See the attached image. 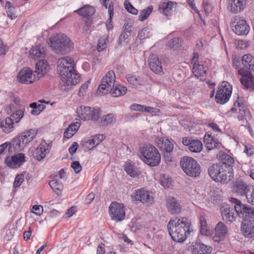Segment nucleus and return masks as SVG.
<instances>
[{
  "label": "nucleus",
  "mask_w": 254,
  "mask_h": 254,
  "mask_svg": "<svg viewBox=\"0 0 254 254\" xmlns=\"http://www.w3.org/2000/svg\"><path fill=\"white\" fill-rule=\"evenodd\" d=\"M57 71L61 76V84L65 86L76 85L80 76L74 69V62L68 57L60 58L57 62Z\"/></svg>",
  "instance_id": "1"
},
{
  "label": "nucleus",
  "mask_w": 254,
  "mask_h": 254,
  "mask_svg": "<svg viewBox=\"0 0 254 254\" xmlns=\"http://www.w3.org/2000/svg\"><path fill=\"white\" fill-rule=\"evenodd\" d=\"M190 222L186 217L171 219L167 227L172 240L178 243H183L191 232Z\"/></svg>",
  "instance_id": "2"
},
{
  "label": "nucleus",
  "mask_w": 254,
  "mask_h": 254,
  "mask_svg": "<svg viewBox=\"0 0 254 254\" xmlns=\"http://www.w3.org/2000/svg\"><path fill=\"white\" fill-rule=\"evenodd\" d=\"M50 46L58 54H66L73 48V43L68 37L64 34H56L50 39Z\"/></svg>",
  "instance_id": "3"
},
{
  "label": "nucleus",
  "mask_w": 254,
  "mask_h": 254,
  "mask_svg": "<svg viewBox=\"0 0 254 254\" xmlns=\"http://www.w3.org/2000/svg\"><path fill=\"white\" fill-rule=\"evenodd\" d=\"M208 173L214 181L223 184H227L230 182L234 176L233 171H231L226 166H222L218 163L210 166L208 169Z\"/></svg>",
  "instance_id": "4"
},
{
  "label": "nucleus",
  "mask_w": 254,
  "mask_h": 254,
  "mask_svg": "<svg viewBox=\"0 0 254 254\" xmlns=\"http://www.w3.org/2000/svg\"><path fill=\"white\" fill-rule=\"evenodd\" d=\"M141 160L147 165L155 167L157 166L161 160V155L157 148L152 145H146L140 148Z\"/></svg>",
  "instance_id": "5"
},
{
  "label": "nucleus",
  "mask_w": 254,
  "mask_h": 254,
  "mask_svg": "<svg viewBox=\"0 0 254 254\" xmlns=\"http://www.w3.org/2000/svg\"><path fill=\"white\" fill-rule=\"evenodd\" d=\"M180 165L184 172L190 177L195 178L200 174L201 167L197 162L192 157H183L181 160Z\"/></svg>",
  "instance_id": "6"
},
{
  "label": "nucleus",
  "mask_w": 254,
  "mask_h": 254,
  "mask_svg": "<svg viewBox=\"0 0 254 254\" xmlns=\"http://www.w3.org/2000/svg\"><path fill=\"white\" fill-rule=\"evenodd\" d=\"M229 201L235 204V209L238 216L244 220L254 217V208L246 204H243L239 199L230 197Z\"/></svg>",
  "instance_id": "7"
},
{
  "label": "nucleus",
  "mask_w": 254,
  "mask_h": 254,
  "mask_svg": "<svg viewBox=\"0 0 254 254\" xmlns=\"http://www.w3.org/2000/svg\"><path fill=\"white\" fill-rule=\"evenodd\" d=\"M37 134V131L34 129H30L22 132L13 141L14 149L17 151L23 149L33 140Z\"/></svg>",
  "instance_id": "8"
},
{
  "label": "nucleus",
  "mask_w": 254,
  "mask_h": 254,
  "mask_svg": "<svg viewBox=\"0 0 254 254\" xmlns=\"http://www.w3.org/2000/svg\"><path fill=\"white\" fill-rule=\"evenodd\" d=\"M231 111L237 112L238 118L242 126L250 127L247 120V118L250 115V111L248 107L243 102V98L237 97V100L234 103V107L232 108Z\"/></svg>",
  "instance_id": "9"
},
{
  "label": "nucleus",
  "mask_w": 254,
  "mask_h": 254,
  "mask_svg": "<svg viewBox=\"0 0 254 254\" xmlns=\"http://www.w3.org/2000/svg\"><path fill=\"white\" fill-rule=\"evenodd\" d=\"M116 76L113 71H109L103 77L101 83L98 87L97 93L99 95H105L109 93L114 87Z\"/></svg>",
  "instance_id": "10"
},
{
  "label": "nucleus",
  "mask_w": 254,
  "mask_h": 254,
  "mask_svg": "<svg viewBox=\"0 0 254 254\" xmlns=\"http://www.w3.org/2000/svg\"><path fill=\"white\" fill-rule=\"evenodd\" d=\"M232 91V85L228 82L223 81L219 87L215 95V100L217 103L224 104L229 100Z\"/></svg>",
  "instance_id": "11"
},
{
  "label": "nucleus",
  "mask_w": 254,
  "mask_h": 254,
  "mask_svg": "<svg viewBox=\"0 0 254 254\" xmlns=\"http://www.w3.org/2000/svg\"><path fill=\"white\" fill-rule=\"evenodd\" d=\"M125 207L124 204L113 202L109 206V214L111 218L116 222H121L126 217Z\"/></svg>",
  "instance_id": "12"
},
{
  "label": "nucleus",
  "mask_w": 254,
  "mask_h": 254,
  "mask_svg": "<svg viewBox=\"0 0 254 254\" xmlns=\"http://www.w3.org/2000/svg\"><path fill=\"white\" fill-rule=\"evenodd\" d=\"M233 31L238 35H247L250 31V27L245 19L242 17L236 16L231 23Z\"/></svg>",
  "instance_id": "13"
},
{
  "label": "nucleus",
  "mask_w": 254,
  "mask_h": 254,
  "mask_svg": "<svg viewBox=\"0 0 254 254\" xmlns=\"http://www.w3.org/2000/svg\"><path fill=\"white\" fill-rule=\"evenodd\" d=\"M199 55L197 53H193L191 61L193 64L192 73L193 75L200 80H205L206 77V70L202 64L198 63Z\"/></svg>",
  "instance_id": "14"
},
{
  "label": "nucleus",
  "mask_w": 254,
  "mask_h": 254,
  "mask_svg": "<svg viewBox=\"0 0 254 254\" xmlns=\"http://www.w3.org/2000/svg\"><path fill=\"white\" fill-rule=\"evenodd\" d=\"M39 78V76L33 75L32 71L28 67L21 69L17 75V80L23 83H31Z\"/></svg>",
  "instance_id": "15"
},
{
  "label": "nucleus",
  "mask_w": 254,
  "mask_h": 254,
  "mask_svg": "<svg viewBox=\"0 0 254 254\" xmlns=\"http://www.w3.org/2000/svg\"><path fill=\"white\" fill-rule=\"evenodd\" d=\"M182 143L187 146L190 152L193 153H199L203 148V145L201 141L198 139H192L190 137H183Z\"/></svg>",
  "instance_id": "16"
},
{
  "label": "nucleus",
  "mask_w": 254,
  "mask_h": 254,
  "mask_svg": "<svg viewBox=\"0 0 254 254\" xmlns=\"http://www.w3.org/2000/svg\"><path fill=\"white\" fill-rule=\"evenodd\" d=\"M238 73L242 76L240 79L242 85L247 89L254 90V77L252 73H246L243 68L238 70Z\"/></svg>",
  "instance_id": "17"
},
{
  "label": "nucleus",
  "mask_w": 254,
  "mask_h": 254,
  "mask_svg": "<svg viewBox=\"0 0 254 254\" xmlns=\"http://www.w3.org/2000/svg\"><path fill=\"white\" fill-rule=\"evenodd\" d=\"M25 160L24 154L19 153L11 157H7L5 159V163L10 168H17L23 164Z\"/></svg>",
  "instance_id": "18"
},
{
  "label": "nucleus",
  "mask_w": 254,
  "mask_h": 254,
  "mask_svg": "<svg viewBox=\"0 0 254 254\" xmlns=\"http://www.w3.org/2000/svg\"><path fill=\"white\" fill-rule=\"evenodd\" d=\"M133 197L135 200L139 201L147 205L151 204L153 202V197L149 192L144 190L140 189L135 191Z\"/></svg>",
  "instance_id": "19"
},
{
  "label": "nucleus",
  "mask_w": 254,
  "mask_h": 254,
  "mask_svg": "<svg viewBox=\"0 0 254 254\" xmlns=\"http://www.w3.org/2000/svg\"><path fill=\"white\" fill-rule=\"evenodd\" d=\"M247 0H228V10L233 13L241 12L247 5Z\"/></svg>",
  "instance_id": "20"
},
{
  "label": "nucleus",
  "mask_w": 254,
  "mask_h": 254,
  "mask_svg": "<svg viewBox=\"0 0 254 254\" xmlns=\"http://www.w3.org/2000/svg\"><path fill=\"white\" fill-rule=\"evenodd\" d=\"M150 69L154 73L161 74L163 73L162 64L158 56L155 54H151L148 60Z\"/></svg>",
  "instance_id": "21"
},
{
  "label": "nucleus",
  "mask_w": 254,
  "mask_h": 254,
  "mask_svg": "<svg viewBox=\"0 0 254 254\" xmlns=\"http://www.w3.org/2000/svg\"><path fill=\"white\" fill-rule=\"evenodd\" d=\"M166 207L168 212L172 214L180 213L182 210L180 203L175 198L171 196L166 198Z\"/></svg>",
  "instance_id": "22"
},
{
  "label": "nucleus",
  "mask_w": 254,
  "mask_h": 254,
  "mask_svg": "<svg viewBox=\"0 0 254 254\" xmlns=\"http://www.w3.org/2000/svg\"><path fill=\"white\" fill-rule=\"evenodd\" d=\"M214 230L215 235L213 239L215 242H217L223 240L227 233V227L222 222H219L217 224Z\"/></svg>",
  "instance_id": "23"
},
{
  "label": "nucleus",
  "mask_w": 254,
  "mask_h": 254,
  "mask_svg": "<svg viewBox=\"0 0 254 254\" xmlns=\"http://www.w3.org/2000/svg\"><path fill=\"white\" fill-rule=\"evenodd\" d=\"M221 215L224 220L233 222L236 220L235 214V207H232L229 205L223 206L221 208Z\"/></svg>",
  "instance_id": "24"
},
{
  "label": "nucleus",
  "mask_w": 254,
  "mask_h": 254,
  "mask_svg": "<svg viewBox=\"0 0 254 254\" xmlns=\"http://www.w3.org/2000/svg\"><path fill=\"white\" fill-rule=\"evenodd\" d=\"M156 143L158 147L166 152H172L174 148L173 143L170 140L164 137L157 138Z\"/></svg>",
  "instance_id": "25"
},
{
  "label": "nucleus",
  "mask_w": 254,
  "mask_h": 254,
  "mask_svg": "<svg viewBox=\"0 0 254 254\" xmlns=\"http://www.w3.org/2000/svg\"><path fill=\"white\" fill-rule=\"evenodd\" d=\"M48 145L43 141L35 149L33 156L38 161H40L44 158L48 153Z\"/></svg>",
  "instance_id": "26"
},
{
  "label": "nucleus",
  "mask_w": 254,
  "mask_h": 254,
  "mask_svg": "<svg viewBox=\"0 0 254 254\" xmlns=\"http://www.w3.org/2000/svg\"><path fill=\"white\" fill-rule=\"evenodd\" d=\"M192 254H206L210 253L211 248L200 242H196L190 247Z\"/></svg>",
  "instance_id": "27"
},
{
  "label": "nucleus",
  "mask_w": 254,
  "mask_h": 254,
  "mask_svg": "<svg viewBox=\"0 0 254 254\" xmlns=\"http://www.w3.org/2000/svg\"><path fill=\"white\" fill-rule=\"evenodd\" d=\"M250 189V187L246 183L242 181H237L234 184L233 191L238 195L245 196Z\"/></svg>",
  "instance_id": "28"
},
{
  "label": "nucleus",
  "mask_w": 254,
  "mask_h": 254,
  "mask_svg": "<svg viewBox=\"0 0 254 254\" xmlns=\"http://www.w3.org/2000/svg\"><path fill=\"white\" fill-rule=\"evenodd\" d=\"M30 57L33 59L44 58L46 54V47L44 45L33 46L29 51Z\"/></svg>",
  "instance_id": "29"
},
{
  "label": "nucleus",
  "mask_w": 254,
  "mask_h": 254,
  "mask_svg": "<svg viewBox=\"0 0 254 254\" xmlns=\"http://www.w3.org/2000/svg\"><path fill=\"white\" fill-rule=\"evenodd\" d=\"M241 230L246 237L254 238V221L243 222L241 225Z\"/></svg>",
  "instance_id": "30"
},
{
  "label": "nucleus",
  "mask_w": 254,
  "mask_h": 254,
  "mask_svg": "<svg viewBox=\"0 0 254 254\" xmlns=\"http://www.w3.org/2000/svg\"><path fill=\"white\" fill-rule=\"evenodd\" d=\"M177 3L172 1L164 2L160 5L159 10L163 14L169 16L172 14V11L175 10Z\"/></svg>",
  "instance_id": "31"
},
{
  "label": "nucleus",
  "mask_w": 254,
  "mask_h": 254,
  "mask_svg": "<svg viewBox=\"0 0 254 254\" xmlns=\"http://www.w3.org/2000/svg\"><path fill=\"white\" fill-rule=\"evenodd\" d=\"M220 162L218 163L222 166H226L228 169L233 171V165L234 164V159L229 155L222 153L219 155Z\"/></svg>",
  "instance_id": "32"
},
{
  "label": "nucleus",
  "mask_w": 254,
  "mask_h": 254,
  "mask_svg": "<svg viewBox=\"0 0 254 254\" xmlns=\"http://www.w3.org/2000/svg\"><path fill=\"white\" fill-rule=\"evenodd\" d=\"M242 64L244 67L254 71V57L250 54L244 55L241 59Z\"/></svg>",
  "instance_id": "33"
},
{
  "label": "nucleus",
  "mask_w": 254,
  "mask_h": 254,
  "mask_svg": "<svg viewBox=\"0 0 254 254\" xmlns=\"http://www.w3.org/2000/svg\"><path fill=\"white\" fill-rule=\"evenodd\" d=\"M124 168L125 171L130 177L135 178L138 175L137 168L135 166L134 164L130 161L125 162Z\"/></svg>",
  "instance_id": "34"
},
{
  "label": "nucleus",
  "mask_w": 254,
  "mask_h": 254,
  "mask_svg": "<svg viewBox=\"0 0 254 254\" xmlns=\"http://www.w3.org/2000/svg\"><path fill=\"white\" fill-rule=\"evenodd\" d=\"M49 67L47 62L44 60L39 61L36 64L35 72L38 76L41 77L49 70Z\"/></svg>",
  "instance_id": "35"
},
{
  "label": "nucleus",
  "mask_w": 254,
  "mask_h": 254,
  "mask_svg": "<svg viewBox=\"0 0 254 254\" xmlns=\"http://www.w3.org/2000/svg\"><path fill=\"white\" fill-rule=\"evenodd\" d=\"M77 114L78 117L84 121L90 120V114H91V109L89 107H85L81 106L77 108L76 110Z\"/></svg>",
  "instance_id": "36"
},
{
  "label": "nucleus",
  "mask_w": 254,
  "mask_h": 254,
  "mask_svg": "<svg viewBox=\"0 0 254 254\" xmlns=\"http://www.w3.org/2000/svg\"><path fill=\"white\" fill-rule=\"evenodd\" d=\"M78 14L85 17H89L92 16L94 12V8L89 5H86L81 8L75 11Z\"/></svg>",
  "instance_id": "37"
},
{
  "label": "nucleus",
  "mask_w": 254,
  "mask_h": 254,
  "mask_svg": "<svg viewBox=\"0 0 254 254\" xmlns=\"http://www.w3.org/2000/svg\"><path fill=\"white\" fill-rule=\"evenodd\" d=\"M203 141L206 148L209 150L217 147L219 145V142L210 134L205 135Z\"/></svg>",
  "instance_id": "38"
},
{
  "label": "nucleus",
  "mask_w": 254,
  "mask_h": 254,
  "mask_svg": "<svg viewBox=\"0 0 254 254\" xmlns=\"http://www.w3.org/2000/svg\"><path fill=\"white\" fill-rule=\"evenodd\" d=\"M80 125V124L79 122H76L71 124L65 129L64 132V136L67 138H71L77 131Z\"/></svg>",
  "instance_id": "39"
},
{
  "label": "nucleus",
  "mask_w": 254,
  "mask_h": 254,
  "mask_svg": "<svg viewBox=\"0 0 254 254\" xmlns=\"http://www.w3.org/2000/svg\"><path fill=\"white\" fill-rule=\"evenodd\" d=\"M127 88L121 84L115 85L112 90L109 92L113 97H117L126 93Z\"/></svg>",
  "instance_id": "40"
},
{
  "label": "nucleus",
  "mask_w": 254,
  "mask_h": 254,
  "mask_svg": "<svg viewBox=\"0 0 254 254\" xmlns=\"http://www.w3.org/2000/svg\"><path fill=\"white\" fill-rule=\"evenodd\" d=\"M49 185L57 194L59 195L61 194L62 190L63 189V186L58 180L56 179L51 180L49 182Z\"/></svg>",
  "instance_id": "41"
},
{
  "label": "nucleus",
  "mask_w": 254,
  "mask_h": 254,
  "mask_svg": "<svg viewBox=\"0 0 254 254\" xmlns=\"http://www.w3.org/2000/svg\"><path fill=\"white\" fill-rule=\"evenodd\" d=\"M98 141H96L93 136L91 139L82 141L81 145L84 150L85 151H88L98 145Z\"/></svg>",
  "instance_id": "42"
},
{
  "label": "nucleus",
  "mask_w": 254,
  "mask_h": 254,
  "mask_svg": "<svg viewBox=\"0 0 254 254\" xmlns=\"http://www.w3.org/2000/svg\"><path fill=\"white\" fill-rule=\"evenodd\" d=\"M200 224V233L203 235H208L209 232L207 227L206 220L204 215H201L199 217Z\"/></svg>",
  "instance_id": "43"
},
{
  "label": "nucleus",
  "mask_w": 254,
  "mask_h": 254,
  "mask_svg": "<svg viewBox=\"0 0 254 254\" xmlns=\"http://www.w3.org/2000/svg\"><path fill=\"white\" fill-rule=\"evenodd\" d=\"M126 79L128 82L133 85L137 86L142 84V80L141 78L135 75L127 74L126 76Z\"/></svg>",
  "instance_id": "44"
},
{
  "label": "nucleus",
  "mask_w": 254,
  "mask_h": 254,
  "mask_svg": "<svg viewBox=\"0 0 254 254\" xmlns=\"http://www.w3.org/2000/svg\"><path fill=\"white\" fill-rule=\"evenodd\" d=\"M153 7L149 6L146 8L141 11L138 16V19L140 21L146 20L152 12Z\"/></svg>",
  "instance_id": "45"
},
{
  "label": "nucleus",
  "mask_w": 254,
  "mask_h": 254,
  "mask_svg": "<svg viewBox=\"0 0 254 254\" xmlns=\"http://www.w3.org/2000/svg\"><path fill=\"white\" fill-rule=\"evenodd\" d=\"M160 184L164 188H170L173 186L172 178L168 176L163 175L160 178Z\"/></svg>",
  "instance_id": "46"
},
{
  "label": "nucleus",
  "mask_w": 254,
  "mask_h": 254,
  "mask_svg": "<svg viewBox=\"0 0 254 254\" xmlns=\"http://www.w3.org/2000/svg\"><path fill=\"white\" fill-rule=\"evenodd\" d=\"M5 7L7 9L6 12L7 16L11 19L16 18L17 16L15 13L14 7L12 6V4L10 2L6 1L5 3Z\"/></svg>",
  "instance_id": "47"
},
{
  "label": "nucleus",
  "mask_w": 254,
  "mask_h": 254,
  "mask_svg": "<svg viewBox=\"0 0 254 254\" xmlns=\"http://www.w3.org/2000/svg\"><path fill=\"white\" fill-rule=\"evenodd\" d=\"M116 120V117L113 114H107L101 118V123L103 126H107L109 124L114 122Z\"/></svg>",
  "instance_id": "48"
},
{
  "label": "nucleus",
  "mask_w": 254,
  "mask_h": 254,
  "mask_svg": "<svg viewBox=\"0 0 254 254\" xmlns=\"http://www.w3.org/2000/svg\"><path fill=\"white\" fill-rule=\"evenodd\" d=\"M108 12L109 14V18L106 23V27L108 30H110L113 28V25L111 22L114 15V6L113 4L112 3H110L109 6Z\"/></svg>",
  "instance_id": "49"
},
{
  "label": "nucleus",
  "mask_w": 254,
  "mask_h": 254,
  "mask_svg": "<svg viewBox=\"0 0 254 254\" xmlns=\"http://www.w3.org/2000/svg\"><path fill=\"white\" fill-rule=\"evenodd\" d=\"M108 41V37L107 35L103 36L101 37L98 41V43L97 45V50L98 51L100 52L104 50L106 47L107 44V42Z\"/></svg>",
  "instance_id": "50"
},
{
  "label": "nucleus",
  "mask_w": 254,
  "mask_h": 254,
  "mask_svg": "<svg viewBox=\"0 0 254 254\" xmlns=\"http://www.w3.org/2000/svg\"><path fill=\"white\" fill-rule=\"evenodd\" d=\"M182 42L181 39L175 37L169 41V46L174 50H177L182 46Z\"/></svg>",
  "instance_id": "51"
},
{
  "label": "nucleus",
  "mask_w": 254,
  "mask_h": 254,
  "mask_svg": "<svg viewBox=\"0 0 254 254\" xmlns=\"http://www.w3.org/2000/svg\"><path fill=\"white\" fill-rule=\"evenodd\" d=\"M24 109H19L14 112L10 116L12 121L15 123H19L23 116Z\"/></svg>",
  "instance_id": "52"
},
{
  "label": "nucleus",
  "mask_w": 254,
  "mask_h": 254,
  "mask_svg": "<svg viewBox=\"0 0 254 254\" xmlns=\"http://www.w3.org/2000/svg\"><path fill=\"white\" fill-rule=\"evenodd\" d=\"M14 148L12 142H5L0 145V155L5 153V152L8 150L9 151H11V149Z\"/></svg>",
  "instance_id": "53"
},
{
  "label": "nucleus",
  "mask_w": 254,
  "mask_h": 254,
  "mask_svg": "<svg viewBox=\"0 0 254 254\" xmlns=\"http://www.w3.org/2000/svg\"><path fill=\"white\" fill-rule=\"evenodd\" d=\"M101 115V111L100 109H93L91 110V114H90V120L93 121H97L100 116Z\"/></svg>",
  "instance_id": "54"
},
{
  "label": "nucleus",
  "mask_w": 254,
  "mask_h": 254,
  "mask_svg": "<svg viewBox=\"0 0 254 254\" xmlns=\"http://www.w3.org/2000/svg\"><path fill=\"white\" fill-rule=\"evenodd\" d=\"M236 47L238 49H245L250 45V42L246 40H239L236 43Z\"/></svg>",
  "instance_id": "55"
},
{
  "label": "nucleus",
  "mask_w": 254,
  "mask_h": 254,
  "mask_svg": "<svg viewBox=\"0 0 254 254\" xmlns=\"http://www.w3.org/2000/svg\"><path fill=\"white\" fill-rule=\"evenodd\" d=\"M249 203L254 205V189L251 188L245 195Z\"/></svg>",
  "instance_id": "56"
},
{
  "label": "nucleus",
  "mask_w": 254,
  "mask_h": 254,
  "mask_svg": "<svg viewBox=\"0 0 254 254\" xmlns=\"http://www.w3.org/2000/svg\"><path fill=\"white\" fill-rule=\"evenodd\" d=\"M24 176L23 174L18 175L16 176L13 183V187L14 188L19 187L24 181Z\"/></svg>",
  "instance_id": "57"
},
{
  "label": "nucleus",
  "mask_w": 254,
  "mask_h": 254,
  "mask_svg": "<svg viewBox=\"0 0 254 254\" xmlns=\"http://www.w3.org/2000/svg\"><path fill=\"white\" fill-rule=\"evenodd\" d=\"M125 6L127 11L133 14H137V10L134 8L129 2H125Z\"/></svg>",
  "instance_id": "58"
},
{
  "label": "nucleus",
  "mask_w": 254,
  "mask_h": 254,
  "mask_svg": "<svg viewBox=\"0 0 254 254\" xmlns=\"http://www.w3.org/2000/svg\"><path fill=\"white\" fill-rule=\"evenodd\" d=\"M37 108L36 109H33L31 111V114L33 115H39L42 111H43L46 106L43 104H38Z\"/></svg>",
  "instance_id": "59"
},
{
  "label": "nucleus",
  "mask_w": 254,
  "mask_h": 254,
  "mask_svg": "<svg viewBox=\"0 0 254 254\" xmlns=\"http://www.w3.org/2000/svg\"><path fill=\"white\" fill-rule=\"evenodd\" d=\"M43 211V209L42 206L37 205H33L31 210L32 212L39 216L42 213Z\"/></svg>",
  "instance_id": "60"
},
{
  "label": "nucleus",
  "mask_w": 254,
  "mask_h": 254,
  "mask_svg": "<svg viewBox=\"0 0 254 254\" xmlns=\"http://www.w3.org/2000/svg\"><path fill=\"white\" fill-rule=\"evenodd\" d=\"M71 167L76 174L79 173L82 169V167L78 161H73L71 164Z\"/></svg>",
  "instance_id": "61"
},
{
  "label": "nucleus",
  "mask_w": 254,
  "mask_h": 254,
  "mask_svg": "<svg viewBox=\"0 0 254 254\" xmlns=\"http://www.w3.org/2000/svg\"><path fill=\"white\" fill-rule=\"evenodd\" d=\"M146 113H151L152 115L158 114L160 110L157 108L151 107L149 106H144V111Z\"/></svg>",
  "instance_id": "62"
},
{
  "label": "nucleus",
  "mask_w": 254,
  "mask_h": 254,
  "mask_svg": "<svg viewBox=\"0 0 254 254\" xmlns=\"http://www.w3.org/2000/svg\"><path fill=\"white\" fill-rule=\"evenodd\" d=\"M89 83L90 81L88 80L86 82H85L83 84H82V85L79 88L78 91V95L79 96H81L84 95V93L86 92V90H87Z\"/></svg>",
  "instance_id": "63"
},
{
  "label": "nucleus",
  "mask_w": 254,
  "mask_h": 254,
  "mask_svg": "<svg viewBox=\"0 0 254 254\" xmlns=\"http://www.w3.org/2000/svg\"><path fill=\"white\" fill-rule=\"evenodd\" d=\"M144 108V106L137 104H133L130 106V109L133 111L143 112Z\"/></svg>",
  "instance_id": "64"
}]
</instances>
